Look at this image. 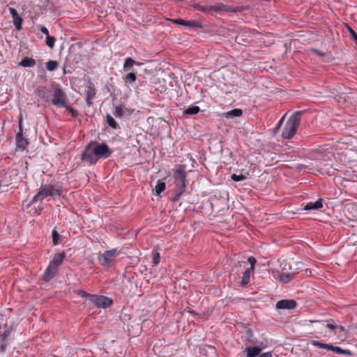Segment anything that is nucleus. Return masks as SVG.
<instances>
[{
	"mask_svg": "<svg viewBox=\"0 0 357 357\" xmlns=\"http://www.w3.org/2000/svg\"><path fill=\"white\" fill-rule=\"evenodd\" d=\"M113 151L105 143L92 141L86 146L81 155V160L87 162L90 165H95L100 158H109Z\"/></svg>",
	"mask_w": 357,
	"mask_h": 357,
	"instance_id": "f257e3e1",
	"label": "nucleus"
},
{
	"mask_svg": "<svg viewBox=\"0 0 357 357\" xmlns=\"http://www.w3.org/2000/svg\"><path fill=\"white\" fill-rule=\"evenodd\" d=\"M62 195V190L56 185H42L38 192L33 197L31 201V204H34L38 200H43L48 196L56 199Z\"/></svg>",
	"mask_w": 357,
	"mask_h": 357,
	"instance_id": "f03ea898",
	"label": "nucleus"
},
{
	"mask_svg": "<svg viewBox=\"0 0 357 357\" xmlns=\"http://www.w3.org/2000/svg\"><path fill=\"white\" fill-rule=\"evenodd\" d=\"M301 114V112H296L288 119L282 132L284 139H291L295 135L300 125Z\"/></svg>",
	"mask_w": 357,
	"mask_h": 357,
	"instance_id": "7ed1b4c3",
	"label": "nucleus"
},
{
	"mask_svg": "<svg viewBox=\"0 0 357 357\" xmlns=\"http://www.w3.org/2000/svg\"><path fill=\"white\" fill-rule=\"evenodd\" d=\"M77 295L88 299L98 307L107 308L113 303L112 300L105 296L91 294L82 289L77 291Z\"/></svg>",
	"mask_w": 357,
	"mask_h": 357,
	"instance_id": "20e7f679",
	"label": "nucleus"
},
{
	"mask_svg": "<svg viewBox=\"0 0 357 357\" xmlns=\"http://www.w3.org/2000/svg\"><path fill=\"white\" fill-rule=\"evenodd\" d=\"M52 89L53 91V98L52 99H50V102L58 107H66V103H68V99L60 86L56 84H53L52 85Z\"/></svg>",
	"mask_w": 357,
	"mask_h": 357,
	"instance_id": "39448f33",
	"label": "nucleus"
},
{
	"mask_svg": "<svg viewBox=\"0 0 357 357\" xmlns=\"http://www.w3.org/2000/svg\"><path fill=\"white\" fill-rule=\"evenodd\" d=\"M186 174L187 172L185 170L184 166L181 165H176V170L174 173V177L176 179V186L174 190L185 192L186 188Z\"/></svg>",
	"mask_w": 357,
	"mask_h": 357,
	"instance_id": "423d86ee",
	"label": "nucleus"
},
{
	"mask_svg": "<svg viewBox=\"0 0 357 357\" xmlns=\"http://www.w3.org/2000/svg\"><path fill=\"white\" fill-rule=\"evenodd\" d=\"M311 344L319 348V349H326L328 351H332L336 354H341V355H346V356H352L353 353L348 349H342V348L339 347L333 346L331 344H326L323 343L317 340H312Z\"/></svg>",
	"mask_w": 357,
	"mask_h": 357,
	"instance_id": "0eeeda50",
	"label": "nucleus"
},
{
	"mask_svg": "<svg viewBox=\"0 0 357 357\" xmlns=\"http://www.w3.org/2000/svg\"><path fill=\"white\" fill-rule=\"evenodd\" d=\"M118 254L119 252L116 248L106 250L103 254L98 255V260L102 266H109Z\"/></svg>",
	"mask_w": 357,
	"mask_h": 357,
	"instance_id": "6e6552de",
	"label": "nucleus"
},
{
	"mask_svg": "<svg viewBox=\"0 0 357 357\" xmlns=\"http://www.w3.org/2000/svg\"><path fill=\"white\" fill-rule=\"evenodd\" d=\"M239 10L238 7H231L222 3H218L213 6H207L208 14H213V13H218L220 11H225L227 13H236Z\"/></svg>",
	"mask_w": 357,
	"mask_h": 357,
	"instance_id": "1a4fd4ad",
	"label": "nucleus"
},
{
	"mask_svg": "<svg viewBox=\"0 0 357 357\" xmlns=\"http://www.w3.org/2000/svg\"><path fill=\"white\" fill-rule=\"evenodd\" d=\"M297 303L293 299H283L277 302L275 307L277 310H293L297 306Z\"/></svg>",
	"mask_w": 357,
	"mask_h": 357,
	"instance_id": "9d476101",
	"label": "nucleus"
},
{
	"mask_svg": "<svg viewBox=\"0 0 357 357\" xmlns=\"http://www.w3.org/2000/svg\"><path fill=\"white\" fill-rule=\"evenodd\" d=\"M113 107H114L113 114L116 118H122L125 116H130L133 112L132 109H130L125 107H123L122 105H113Z\"/></svg>",
	"mask_w": 357,
	"mask_h": 357,
	"instance_id": "9b49d317",
	"label": "nucleus"
},
{
	"mask_svg": "<svg viewBox=\"0 0 357 357\" xmlns=\"http://www.w3.org/2000/svg\"><path fill=\"white\" fill-rule=\"evenodd\" d=\"M19 129L20 131L16 135V146L19 149H24L26 146L28 145V142L26 139L23 137L21 120L19 123Z\"/></svg>",
	"mask_w": 357,
	"mask_h": 357,
	"instance_id": "f8f14e48",
	"label": "nucleus"
},
{
	"mask_svg": "<svg viewBox=\"0 0 357 357\" xmlns=\"http://www.w3.org/2000/svg\"><path fill=\"white\" fill-rule=\"evenodd\" d=\"M56 272L57 269L53 267L52 265L49 264L42 275V280L47 282L50 281L55 277Z\"/></svg>",
	"mask_w": 357,
	"mask_h": 357,
	"instance_id": "ddd939ff",
	"label": "nucleus"
},
{
	"mask_svg": "<svg viewBox=\"0 0 357 357\" xmlns=\"http://www.w3.org/2000/svg\"><path fill=\"white\" fill-rule=\"evenodd\" d=\"M66 257L65 252H62L60 253H56L54 255L52 260L50 261V264L52 265L56 269L62 264L63 259Z\"/></svg>",
	"mask_w": 357,
	"mask_h": 357,
	"instance_id": "4468645a",
	"label": "nucleus"
},
{
	"mask_svg": "<svg viewBox=\"0 0 357 357\" xmlns=\"http://www.w3.org/2000/svg\"><path fill=\"white\" fill-rule=\"evenodd\" d=\"M142 63L139 62V61H137L134 59H132V58H127L125 59V61H124V63H123V69L124 71H131L132 70V66L134 65H137V66H139V65H142Z\"/></svg>",
	"mask_w": 357,
	"mask_h": 357,
	"instance_id": "2eb2a0df",
	"label": "nucleus"
},
{
	"mask_svg": "<svg viewBox=\"0 0 357 357\" xmlns=\"http://www.w3.org/2000/svg\"><path fill=\"white\" fill-rule=\"evenodd\" d=\"M323 207L322 199H319L315 202H309L303 208L305 211L319 210Z\"/></svg>",
	"mask_w": 357,
	"mask_h": 357,
	"instance_id": "dca6fc26",
	"label": "nucleus"
},
{
	"mask_svg": "<svg viewBox=\"0 0 357 357\" xmlns=\"http://www.w3.org/2000/svg\"><path fill=\"white\" fill-rule=\"evenodd\" d=\"M36 64V61L34 59L26 56L22 59L20 62L18 63L19 66H22L25 68H32Z\"/></svg>",
	"mask_w": 357,
	"mask_h": 357,
	"instance_id": "f3484780",
	"label": "nucleus"
},
{
	"mask_svg": "<svg viewBox=\"0 0 357 357\" xmlns=\"http://www.w3.org/2000/svg\"><path fill=\"white\" fill-rule=\"evenodd\" d=\"M36 92L40 98L44 99L47 102H50V98L48 96L49 91L45 86H38Z\"/></svg>",
	"mask_w": 357,
	"mask_h": 357,
	"instance_id": "a211bd4d",
	"label": "nucleus"
},
{
	"mask_svg": "<svg viewBox=\"0 0 357 357\" xmlns=\"http://www.w3.org/2000/svg\"><path fill=\"white\" fill-rule=\"evenodd\" d=\"M261 351V348L258 347H248L245 349L246 357H257Z\"/></svg>",
	"mask_w": 357,
	"mask_h": 357,
	"instance_id": "6ab92c4d",
	"label": "nucleus"
},
{
	"mask_svg": "<svg viewBox=\"0 0 357 357\" xmlns=\"http://www.w3.org/2000/svg\"><path fill=\"white\" fill-rule=\"evenodd\" d=\"M254 271H250L248 268L243 272L241 282L242 287L246 286L250 282V275Z\"/></svg>",
	"mask_w": 357,
	"mask_h": 357,
	"instance_id": "aec40b11",
	"label": "nucleus"
},
{
	"mask_svg": "<svg viewBox=\"0 0 357 357\" xmlns=\"http://www.w3.org/2000/svg\"><path fill=\"white\" fill-rule=\"evenodd\" d=\"M294 276H295L294 273H282L280 274L279 278L282 282L286 284V283L289 282L294 278Z\"/></svg>",
	"mask_w": 357,
	"mask_h": 357,
	"instance_id": "412c9836",
	"label": "nucleus"
},
{
	"mask_svg": "<svg viewBox=\"0 0 357 357\" xmlns=\"http://www.w3.org/2000/svg\"><path fill=\"white\" fill-rule=\"evenodd\" d=\"M200 111L198 106L192 105L183 110V114L190 116L197 114Z\"/></svg>",
	"mask_w": 357,
	"mask_h": 357,
	"instance_id": "4be33fe9",
	"label": "nucleus"
},
{
	"mask_svg": "<svg viewBox=\"0 0 357 357\" xmlns=\"http://www.w3.org/2000/svg\"><path fill=\"white\" fill-rule=\"evenodd\" d=\"M107 123L109 127L114 130L120 129L119 124L114 120V119L109 114L106 116Z\"/></svg>",
	"mask_w": 357,
	"mask_h": 357,
	"instance_id": "5701e85b",
	"label": "nucleus"
},
{
	"mask_svg": "<svg viewBox=\"0 0 357 357\" xmlns=\"http://www.w3.org/2000/svg\"><path fill=\"white\" fill-rule=\"evenodd\" d=\"M96 93V88L94 87L93 83L89 81V86H87L86 97H88L89 98H94Z\"/></svg>",
	"mask_w": 357,
	"mask_h": 357,
	"instance_id": "b1692460",
	"label": "nucleus"
},
{
	"mask_svg": "<svg viewBox=\"0 0 357 357\" xmlns=\"http://www.w3.org/2000/svg\"><path fill=\"white\" fill-rule=\"evenodd\" d=\"M166 188L165 183L158 180L157 184L155 186L154 190L155 192L156 195H160L161 192H162Z\"/></svg>",
	"mask_w": 357,
	"mask_h": 357,
	"instance_id": "393cba45",
	"label": "nucleus"
},
{
	"mask_svg": "<svg viewBox=\"0 0 357 357\" xmlns=\"http://www.w3.org/2000/svg\"><path fill=\"white\" fill-rule=\"evenodd\" d=\"M13 22L15 29L17 31H20L22 29L23 19L19 15V14L13 17Z\"/></svg>",
	"mask_w": 357,
	"mask_h": 357,
	"instance_id": "a878e982",
	"label": "nucleus"
},
{
	"mask_svg": "<svg viewBox=\"0 0 357 357\" xmlns=\"http://www.w3.org/2000/svg\"><path fill=\"white\" fill-rule=\"evenodd\" d=\"M123 79L126 84H133L137 79L136 74L134 72H130L126 75Z\"/></svg>",
	"mask_w": 357,
	"mask_h": 357,
	"instance_id": "bb28decb",
	"label": "nucleus"
},
{
	"mask_svg": "<svg viewBox=\"0 0 357 357\" xmlns=\"http://www.w3.org/2000/svg\"><path fill=\"white\" fill-rule=\"evenodd\" d=\"M52 243L54 245H57L61 242V236L58 231L54 229L52 232Z\"/></svg>",
	"mask_w": 357,
	"mask_h": 357,
	"instance_id": "cd10ccee",
	"label": "nucleus"
},
{
	"mask_svg": "<svg viewBox=\"0 0 357 357\" xmlns=\"http://www.w3.org/2000/svg\"><path fill=\"white\" fill-rule=\"evenodd\" d=\"M58 66H59V63L54 60H50L45 64L46 69L48 71H51V72L56 70V68H58Z\"/></svg>",
	"mask_w": 357,
	"mask_h": 357,
	"instance_id": "c85d7f7f",
	"label": "nucleus"
},
{
	"mask_svg": "<svg viewBox=\"0 0 357 357\" xmlns=\"http://www.w3.org/2000/svg\"><path fill=\"white\" fill-rule=\"evenodd\" d=\"M56 38L54 36H46L45 44L50 48L52 49L54 47Z\"/></svg>",
	"mask_w": 357,
	"mask_h": 357,
	"instance_id": "c756f323",
	"label": "nucleus"
},
{
	"mask_svg": "<svg viewBox=\"0 0 357 357\" xmlns=\"http://www.w3.org/2000/svg\"><path fill=\"white\" fill-rule=\"evenodd\" d=\"M174 195L171 198V200L173 202H177L180 199L181 196L183 195V193L184 192H182V191H180V190H174Z\"/></svg>",
	"mask_w": 357,
	"mask_h": 357,
	"instance_id": "7c9ffc66",
	"label": "nucleus"
},
{
	"mask_svg": "<svg viewBox=\"0 0 357 357\" xmlns=\"http://www.w3.org/2000/svg\"><path fill=\"white\" fill-rule=\"evenodd\" d=\"M231 178L233 181L238 182V181H241L245 180L247 178V176L243 174L237 175L236 174H233L231 176Z\"/></svg>",
	"mask_w": 357,
	"mask_h": 357,
	"instance_id": "2f4dec72",
	"label": "nucleus"
},
{
	"mask_svg": "<svg viewBox=\"0 0 357 357\" xmlns=\"http://www.w3.org/2000/svg\"><path fill=\"white\" fill-rule=\"evenodd\" d=\"M185 26L192 27V28H202V26L200 23L195 22V21H187Z\"/></svg>",
	"mask_w": 357,
	"mask_h": 357,
	"instance_id": "473e14b6",
	"label": "nucleus"
},
{
	"mask_svg": "<svg viewBox=\"0 0 357 357\" xmlns=\"http://www.w3.org/2000/svg\"><path fill=\"white\" fill-rule=\"evenodd\" d=\"M63 107L68 109L72 116L77 117L79 116L78 112L76 109H73V107H69L68 105V103H66V107Z\"/></svg>",
	"mask_w": 357,
	"mask_h": 357,
	"instance_id": "72a5a7b5",
	"label": "nucleus"
},
{
	"mask_svg": "<svg viewBox=\"0 0 357 357\" xmlns=\"http://www.w3.org/2000/svg\"><path fill=\"white\" fill-rule=\"evenodd\" d=\"M229 116H241L242 115V110L240 109H234L228 113Z\"/></svg>",
	"mask_w": 357,
	"mask_h": 357,
	"instance_id": "f704fd0d",
	"label": "nucleus"
},
{
	"mask_svg": "<svg viewBox=\"0 0 357 357\" xmlns=\"http://www.w3.org/2000/svg\"><path fill=\"white\" fill-rule=\"evenodd\" d=\"M192 6L197 10H199L205 13H207V6H202L199 3H194Z\"/></svg>",
	"mask_w": 357,
	"mask_h": 357,
	"instance_id": "c9c22d12",
	"label": "nucleus"
},
{
	"mask_svg": "<svg viewBox=\"0 0 357 357\" xmlns=\"http://www.w3.org/2000/svg\"><path fill=\"white\" fill-rule=\"evenodd\" d=\"M172 22H173L175 24L181 25V26H186V20H184L181 18H176V19H172L171 20Z\"/></svg>",
	"mask_w": 357,
	"mask_h": 357,
	"instance_id": "e433bc0d",
	"label": "nucleus"
},
{
	"mask_svg": "<svg viewBox=\"0 0 357 357\" xmlns=\"http://www.w3.org/2000/svg\"><path fill=\"white\" fill-rule=\"evenodd\" d=\"M248 263H249V264H250V266H250V268H250V271H254V269H255V266L256 262H257L256 259H255L254 257L251 256V257H248Z\"/></svg>",
	"mask_w": 357,
	"mask_h": 357,
	"instance_id": "4c0bfd02",
	"label": "nucleus"
},
{
	"mask_svg": "<svg viewBox=\"0 0 357 357\" xmlns=\"http://www.w3.org/2000/svg\"><path fill=\"white\" fill-rule=\"evenodd\" d=\"M326 327L331 330H335L337 328L338 326L334 322L333 320H330L328 323L326 324Z\"/></svg>",
	"mask_w": 357,
	"mask_h": 357,
	"instance_id": "58836bf2",
	"label": "nucleus"
},
{
	"mask_svg": "<svg viewBox=\"0 0 357 357\" xmlns=\"http://www.w3.org/2000/svg\"><path fill=\"white\" fill-rule=\"evenodd\" d=\"M348 31L353 38V40L355 41V43L357 44V33L350 27L347 26Z\"/></svg>",
	"mask_w": 357,
	"mask_h": 357,
	"instance_id": "ea45409f",
	"label": "nucleus"
},
{
	"mask_svg": "<svg viewBox=\"0 0 357 357\" xmlns=\"http://www.w3.org/2000/svg\"><path fill=\"white\" fill-rule=\"evenodd\" d=\"M160 254L158 252H156L153 255L152 261L153 264H158L160 263Z\"/></svg>",
	"mask_w": 357,
	"mask_h": 357,
	"instance_id": "a19ab883",
	"label": "nucleus"
},
{
	"mask_svg": "<svg viewBox=\"0 0 357 357\" xmlns=\"http://www.w3.org/2000/svg\"><path fill=\"white\" fill-rule=\"evenodd\" d=\"M285 118V115H284L281 119L279 121V122L277 123L275 128V130L277 131L278 130L280 127L282 126V123H283V121H284V119Z\"/></svg>",
	"mask_w": 357,
	"mask_h": 357,
	"instance_id": "79ce46f5",
	"label": "nucleus"
},
{
	"mask_svg": "<svg viewBox=\"0 0 357 357\" xmlns=\"http://www.w3.org/2000/svg\"><path fill=\"white\" fill-rule=\"evenodd\" d=\"M9 12L11 14L12 17H15V15H17L18 14L17 11L14 8H9Z\"/></svg>",
	"mask_w": 357,
	"mask_h": 357,
	"instance_id": "37998d69",
	"label": "nucleus"
},
{
	"mask_svg": "<svg viewBox=\"0 0 357 357\" xmlns=\"http://www.w3.org/2000/svg\"><path fill=\"white\" fill-rule=\"evenodd\" d=\"M40 31L43 33L45 34L46 36H49V31L48 29L45 27V26H41L40 27Z\"/></svg>",
	"mask_w": 357,
	"mask_h": 357,
	"instance_id": "c03bdc74",
	"label": "nucleus"
},
{
	"mask_svg": "<svg viewBox=\"0 0 357 357\" xmlns=\"http://www.w3.org/2000/svg\"><path fill=\"white\" fill-rule=\"evenodd\" d=\"M312 51H313L316 54H317L318 56H324L325 55V53H324V52H321V51H319V50L312 49Z\"/></svg>",
	"mask_w": 357,
	"mask_h": 357,
	"instance_id": "a18cd8bd",
	"label": "nucleus"
},
{
	"mask_svg": "<svg viewBox=\"0 0 357 357\" xmlns=\"http://www.w3.org/2000/svg\"><path fill=\"white\" fill-rule=\"evenodd\" d=\"M93 98H89L88 97H86V102L88 107H91L93 105V102L91 101Z\"/></svg>",
	"mask_w": 357,
	"mask_h": 357,
	"instance_id": "49530a36",
	"label": "nucleus"
},
{
	"mask_svg": "<svg viewBox=\"0 0 357 357\" xmlns=\"http://www.w3.org/2000/svg\"><path fill=\"white\" fill-rule=\"evenodd\" d=\"M259 357H272V353L271 351H268L262 354Z\"/></svg>",
	"mask_w": 357,
	"mask_h": 357,
	"instance_id": "de8ad7c7",
	"label": "nucleus"
},
{
	"mask_svg": "<svg viewBox=\"0 0 357 357\" xmlns=\"http://www.w3.org/2000/svg\"><path fill=\"white\" fill-rule=\"evenodd\" d=\"M10 334V331L7 330L4 331V333L1 335V337H3V339L6 338Z\"/></svg>",
	"mask_w": 357,
	"mask_h": 357,
	"instance_id": "09e8293b",
	"label": "nucleus"
},
{
	"mask_svg": "<svg viewBox=\"0 0 357 357\" xmlns=\"http://www.w3.org/2000/svg\"><path fill=\"white\" fill-rule=\"evenodd\" d=\"M6 342L5 340H3V343L1 344V347H0V349L1 351H4L6 347Z\"/></svg>",
	"mask_w": 357,
	"mask_h": 357,
	"instance_id": "8fccbe9b",
	"label": "nucleus"
},
{
	"mask_svg": "<svg viewBox=\"0 0 357 357\" xmlns=\"http://www.w3.org/2000/svg\"><path fill=\"white\" fill-rule=\"evenodd\" d=\"M340 332H347V330L345 329V328L342 326H338L337 328Z\"/></svg>",
	"mask_w": 357,
	"mask_h": 357,
	"instance_id": "3c124183",
	"label": "nucleus"
},
{
	"mask_svg": "<svg viewBox=\"0 0 357 357\" xmlns=\"http://www.w3.org/2000/svg\"><path fill=\"white\" fill-rule=\"evenodd\" d=\"M247 334L250 336V337H252V331L251 329H248L247 330Z\"/></svg>",
	"mask_w": 357,
	"mask_h": 357,
	"instance_id": "603ef678",
	"label": "nucleus"
},
{
	"mask_svg": "<svg viewBox=\"0 0 357 357\" xmlns=\"http://www.w3.org/2000/svg\"><path fill=\"white\" fill-rule=\"evenodd\" d=\"M63 74H66V66H63Z\"/></svg>",
	"mask_w": 357,
	"mask_h": 357,
	"instance_id": "864d4df0",
	"label": "nucleus"
}]
</instances>
